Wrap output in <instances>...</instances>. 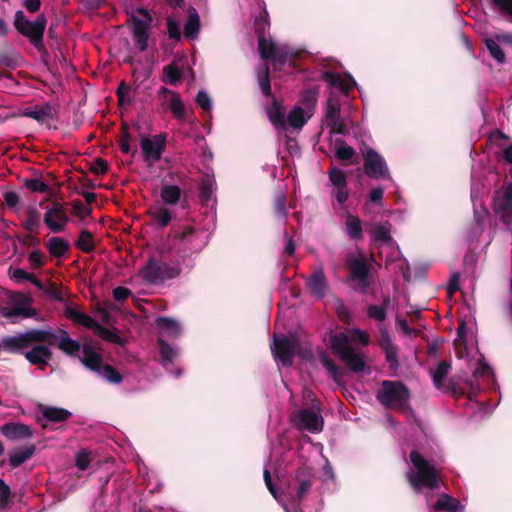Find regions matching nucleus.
I'll return each mask as SVG.
<instances>
[{
	"label": "nucleus",
	"instance_id": "obj_1",
	"mask_svg": "<svg viewBox=\"0 0 512 512\" xmlns=\"http://www.w3.org/2000/svg\"><path fill=\"white\" fill-rule=\"evenodd\" d=\"M57 334L52 329H31L16 336H6L2 339V349L11 354H23L32 343L54 345Z\"/></svg>",
	"mask_w": 512,
	"mask_h": 512
},
{
	"label": "nucleus",
	"instance_id": "obj_2",
	"mask_svg": "<svg viewBox=\"0 0 512 512\" xmlns=\"http://www.w3.org/2000/svg\"><path fill=\"white\" fill-rule=\"evenodd\" d=\"M411 463L416 469V473H408L407 479L414 489L423 487L435 490L438 488L439 475L435 466L430 464L419 451L412 450L409 454Z\"/></svg>",
	"mask_w": 512,
	"mask_h": 512
},
{
	"label": "nucleus",
	"instance_id": "obj_3",
	"mask_svg": "<svg viewBox=\"0 0 512 512\" xmlns=\"http://www.w3.org/2000/svg\"><path fill=\"white\" fill-rule=\"evenodd\" d=\"M376 398L384 407L404 412L409 408L410 392L400 381L384 380Z\"/></svg>",
	"mask_w": 512,
	"mask_h": 512
},
{
	"label": "nucleus",
	"instance_id": "obj_4",
	"mask_svg": "<svg viewBox=\"0 0 512 512\" xmlns=\"http://www.w3.org/2000/svg\"><path fill=\"white\" fill-rule=\"evenodd\" d=\"M330 346L332 352L340 358L350 371L359 373L365 370L366 363L363 356L355 352L345 333L332 334L330 336Z\"/></svg>",
	"mask_w": 512,
	"mask_h": 512
},
{
	"label": "nucleus",
	"instance_id": "obj_5",
	"mask_svg": "<svg viewBox=\"0 0 512 512\" xmlns=\"http://www.w3.org/2000/svg\"><path fill=\"white\" fill-rule=\"evenodd\" d=\"M47 25V18L44 14L39 15L36 20L30 21L25 17L22 10H18L14 17V27L18 33L28 38L30 43L38 50L44 49L43 37Z\"/></svg>",
	"mask_w": 512,
	"mask_h": 512
},
{
	"label": "nucleus",
	"instance_id": "obj_6",
	"mask_svg": "<svg viewBox=\"0 0 512 512\" xmlns=\"http://www.w3.org/2000/svg\"><path fill=\"white\" fill-rule=\"evenodd\" d=\"M181 273L179 265L170 266L168 263L150 257L141 267L139 274L149 284H160L166 280L177 278Z\"/></svg>",
	"mask_w": 512,
	"mask_h": 512
},
{
	"label": "nucleus",
	"instance_id": "obj_7",
	"mask_svg": "<svg viewBox=\"0 0 512 512\" xmlns=\"http://www.w3.org/2000/svg\"><path fill=\"white\" fill-rule=\"evenodd\" d=\"M33 298L22 292H12L9 295L10 308L2 309V316L8 319L32 318L37 315L35 308L31 307Z\"/></svg>",
	"mask_w": 512,
	"mask_h": 512
},
{
	"label": "nucleus",
	"instance_id": "obj_8",
	"mask_svg": "<svg viewBox=\"0 0 512 512\" xmlns=\"http://www.w3.org/2000/svg\"><path fill=\"white\" fill-rule=\"evenodd\" d=\"M364 173L372 179L390 178L389 169L385 159L374 149L366 148L363 151Z\"/></svg>",
	"mask_w": 512,
	"mask_h": 512
},
{
	"label": "nucleus",
	"instance_id": "obj_9",
	"mask_svg": "<svg viewBox=\"0 0 512 512\" xmlns=\"http://www.w3.org/2000/svg\"><path fill=\"white\" fill-rule=\"evenodd\" d=\"M349 270L348 280L356 282V287L359 292L366 293L370 288L371 281L369 279L370 265L363 257L353 258L347 262Z\"/></svg>",
	"mask_w": 512,
	"mask_h": 512
},
{
	"label": "nucleus",
	"instance_id": "obj_10",
	"mask_svg": "<svg viewBox=\"0 0 512 512\" xmlns=\"http://www.w3.org/2000/svg\"><path fill=\"white\" fill-rule=\"evenodd\" d=\"M298 342L295 338H288L285 335H274L271 351L284 367H290L293 364V357Z\"/></svg>",
	"mask_w": 512,
	"mask_h": 512
},
{
	"label": "nucleus",
	"instance_id": "obj_11",
	"mask_svg": "<svg viewBox=\"0 0 512 512\" xmlns=\"http://www.w3.org/2000/svg\"><path fill=\"white\" fill-rule=\"evenodd\" d=\"M143 160L147 164L158 162L166 149V135L157 134L153 137H142L140 139Z\"/></svg>",
	"mask_w": 512,
	"mask_h": 512
},
{
	"label": "nucleus",
	"instance_id": "obj_12",
	"mask_svg": "<svg viewBox=\"0 0 512 512\" xmlns=\"http://www.w3.org/2000/svg\"><path fill=\"white\" fill-rule=\"evenodd\" d=\"M493 210L496 216L506 226L512 223V183L506 185L501 192H498L493 201Z\"/></svg>",
	"mask_w": 512,
	"mask_h": 512
},
{
	"label": "nucleus",
	"instance_id": "obj_13",
	"mask_svg": "<svg viewBox=\"0 0 512 512\" xmlns=\"http://www.w3.org/2000/svg\"><path fill=\"white\" fill-rule=\"evenodd\" d=\"M153 19H141L132 13L127 20V25L131 26V33L138 49L144 52L148 48L150 29Z\"/></svg>",
	"mask_w": 512,
	"mask_h": 512
},
{
	"label": "nucleus",
	"instance_id": "obj_14",
	"mask_svg": "<svg viewBox=\"0 0 512 512\" xmlns=\"http://www.w3.org/2000/svg\"><path fill=\"white\" fill-rule=\"evenodd\" d=\"M315 479L312 467L303 464L296 469L294 481L296 482L295 500L297 502H301L310 493Z\"/></svg>",
	"mask_w": 512,
	"mask_h": 512
},
{
	"label": "nucleus",
	"instance_id": "obj_15",
	"mask_svg": "<svg viewBox=\"0 0 512 512\" xmlns=\"http://www.w3.org/2000/svg\"><path fill=\"white\" fill-rule=\"evenodd\" d=\"M43 221L51 232L59 233L64 231L69 222V217L63 204L54 202L45 212Z\"/></svg>",
	"mask_w": 512,
	"mask_h": 512
},
{
	"label": "nucleus",
	"instance_id": "obj_16",
	"mask_svg": "<svg viewBox=\"0 0 512 512\" xmlns=\"http://www.w3.org/2000/svg\"><path fill=\"white\" fill-rule=\"evenodd\" d=\"M326 126L330 129L331 134H342L348 133V129L345 126L340 113V104L337 99L329 97L326 105L325 113Z\"/></svg>",
	"mask_w": 512,
	"mask_h": 512
},
{
	"label": "nucleus",
	"instance_id": "obj_17",
	"mask_svg": "<svg viewBox=\"0 0 512 512\" xmlns=\"http://www.w3.org/2000/svg\"><path fill=\"white\" fill-rule=\"evenodd\" d=\"M49 346L45 343H36L24 353V357L31 365H36L39 369L44 370L53 357Z\"/></svg>",
	"mask_w": 512,
	"mask_h": 512
},
{
	"label": "nucleus",
	"instance_id": "obj_18",
	"mask_svg": "<svg viewBox=\"0 0 512 512\" xmlns=\"http://www.w3.org/2000/svg\"><path fill=\"white\" fill-rule=\"evenodd\" d=\"M378 343L385 353V359L389 363V367L396 370L399 367L398 347L393 343L386 328H380V338Z\"/></svg>",
	"mask_w": 512,
	"mask_h": 512
},
{
	"label": "nucleus",
	"instance_id": "obj_19",
	"mask_svg": "<svg viewBox=\"0 0 512 512\" xmlns=\"http://www.w3.org/2000/svg\"><path fill=\"white\" fill-rule=\"evenodd\" d=\"M160 95L169 96L170 99H165L163 105H167V107L171 110L174 117L180 120H184L187 118L186 108L181 100V97L178 93L169 90L166 87H161L159 91Z\"/></svg>",
	"mask_w": 512,
	"mask_h": 512
},
{
	"label": "nucleus",
	"instance_id": "obj_20",
	"mask_svg": "<svg viewBox=\"0 0 512 512\" xmlns=\"http://www.w3.org/2000/svg\"><path fill=\"white\" fill-rule=\"evenodd\" d=\"M0 431L9 440H25L32 437L31 428L18 422L5 423L0 427Z\"/></svg>",
	"mask_w": 512,
	"mask_h": 512
},
{
	"label": "nucleus",
	"instance_id": "obj_21",
	"mask_svg": "<svg viewBox=\"0 0 512 512\" xmlns=\"http://www.w3.org/2000/svg\"><path fill=\"white\" fill-rule=\"evenodd\" d=\"M298 423L301 428L315 433L322 429L323 419L313 410L302 409L298 413Z\"/></svg>",
	"mask_w": 512,
	"mask_h": 512
},
{
	"label": "nucleus",
	"instance_id": "obj_22",
	"mask_svg": "<svg viewBox=\"0 0 512 512\" xmlns=\"http://www.w3.org/2000/svg\"><path fill=\"white\" fill-rule=\"evenodd\" d=\"M160 196L166 205H176L181 202V207L185 208L188 203L186 197L182 199V190L178 185L163 184L161 186Z\"/></svg>",
	"mask_w": 512,
	"mask_h": 512
},
{
	"label": "nucleus",
	"instance_id": "obj_23",
	"mask_svg": "<svg viewBox=\"0 0 512 512\" xmlns=\"http://www.w3.org/2000/svg\"><path fill=\"white\" fill-rule=\"evenodd\" d=\"M82 353V364L93 372L101 373V369L104 366L101 354L95 352L90 344H84L82 346Z\"/></svg>",
	"mask_w": 512,
	"mask_h": 512
},
{
	"label": "nucleus",
	"instance_id": "obj_24",
	"mask_svg": "<svg viewBox=\"0 0 512 512\" xmlns=\"http://www.w3.org/2000/svg\"><path fill=\"white\" fill-rule=\"evenodd\" d=\"M321 79L331 87L339 88L344 93H348L356 84L351 76L345 79L340 74L331 71H324L321 75Z\"/></svg>",
	"mask_w": 512,
	"mask_h": 512
},
{
	"label": "nucleus",
	"instance_id": "obj_25",
	"mask_svg": "<svg viewBox=\"0 0 512 512\" xmlns=\"http://www.w3.org/2000/svg\"><path fill=\"white\" fill-rule=\"evenodd\" d=\"M265 112L275 128L286 129L285 108L277 99L273 98L272 104L265 108Z\"/></svg>",
	"mask_w": 512,
	"mask_h": 512
},
{
	"label": "nucleus",
	"instance_id": "obj_26",
	"mask_svg": "<svg viewBox=\"0 0 512 512\" xmlns=\"http://www.w3.org/2000/svg\"><path fill=\"white\" fill-rule=\"evenodd\" d=\"M23 115L36 120L39 123H44L46 119H53L55 116V109L49 103L44 105H36L34 107L26 108Z\"/></svg>",
	"mask_w": 512,
	"mask_h": 512
},
{
	"label": "nucleus",
	"instance_id": "obj_27",
	"mask_svg": "<svg viewBox=\"0 0 512 512\" xmlns=\"http://www.w3.org/2000/svg\"><path fill=\"white\" fill-rule=\"evenodd\" d=\"M310 292L318 298H323L327 289V280L322 269L312 273L307 280Z\"/></svg>",
	"mask_w": 512,
	"mask_h": 512
},
{
	"label": "nucleus",
	"instance_id": "obj_28",
	"mask_svg": "<svg viewBox=\"0 0 512 512\" xmlns=\"http://www.w3.org/2000/svg\"><path fill=\"white\" fill-rule=\"evenodd\" d=\"M36 446L34 444H30L24 447L15 448L10 452L9 455V464L12 468H17L21 466L24 462L32 458L35 454Z\"/></svg>",
	"mask_w": 512,
	"mask_h": 512
},
{
	"label": "nucleus",
	"instance_id": "obj_29",
	"mask_svg": "<svg viewBox=\"0 0 512 512\" xmlns=\"http://www.w3.org/2000/svg\"><path fill=\"white\" fill-rule=\"evenodd\" d=\"M60 336L57 335V340L54 345H57L60 350L69 356H77L81 349L78 341L69 337L66 330H60Z\"/></svg>",
	"mask_w": 512,
	"mask_h": 512
},
{
	"label": "nucleus",
	"instance_id": "obj_30",
	"mask_svg": "<svg viewBox=\"0 0 512 512\" xmlns=\"http://www.w3.org/2000/svg\"><path fill=\"white\" fill-rule=\"evenodd\" d=\"M65 316L68 319H70L72 322L82 325V326L92 329V330L95 328V326L98 323L94 318H92L88 314H86L82 311H79L72 306H66Z\"/></svg>",
	"mask_w": 512,
	"mask_h": 512
},
{
	"label": "nucleus",
	"instance_id": "obj_31",
	"mask_svg": "<svg viewBox=\"0 0 512 512\" xmlns=\"http://www.w3.org/2000/svg\"><path fill=\"white\" fill-rule=\"evenodd\" d=\"M25 215V220L21 223L22 228L31 234H37L41 226V213L36 207L29 206Z\"/></svg>",
	"mask_w": 512,
	"mask_h": 512
},
{
	"label": "nucleus",
	"instance_id": "obj_32",
	"mask_svg": "<svg viewBox=\"0 0 512 512\" xmlns=\"http://www.w3.org/2000/svg\"><path fill=\"white\" fill-rule=\"evenodd\" d=\"M45 246L50 255L55 258H62L70 250L69 242L57 236L51 237Z\"/></svg>",
	"mask_w": 512,
	"mask_h": 512
},
{
	"label": "nucleus",
	"instance_id": "obj_33",
	"mask_svg": "<svg viewBox=\"0 0 512 512\" xmlns=\"http://www.w3.org/2000/svg\"><path fill=\"white\" fill-rule=\"evenodd\" d=\"M188 12V19L184 24V36L189 39H195L200 31V17L197 10L193 7H190Z\"/></svg>",
	"mask_w": 512,
	"mask_h": 512
},
{
	"label": "nucleus",
	"instance_id": "obj_34",
	"mask_svg": "<svg viewBox=\"0 0 512 512\" xmlns=\"http://www.w3.org/2000/svg\"><path fill=\"white\" fill-rule=\"evenodd\" d=\"M254 25L258 42L262 47L264 44V39L266 38V35L269 33L270 29L269 14L266 9H263L262 13L255 18Z\"/></svg>",
	"mask_w": 512,
	"mask_h": 512
},
{
	"label": "nucleus",
	"instance_id": "obj_35",
	"mask_svg": "<svg viewBox=\"0 0 512 512\" xmlns=\"http://www.w3.org/2000/svg\"><path fill=\"white\" fill-rule=\"evenodd\" d=\"M319 360L322 363L323 367L327 370L328 375L335 382L339 383L342 377L344 376V372L340 369V367L329 357L327 352L323 351L319 354Z\"/></svg>",
	"mask_w": 512,
	"mask_h": 512
},
{
	"label": "nucleus",
	"instance_id": "obj_36",
	"mask_svg": "<svg viewBox=\"0 0 512 512\" xmlns=\"http://www.w3.org/2000/svg\"><path fill=\"white\" fill-rule=\"evenodd\" d=\"M434 508L439 511L457 512L462 510L463 506L458 499L443 493L439 496Z\"/></svg>",
	"mask_w": 512,
	"mask_h": 512
},
{
	"label": "nucleus",
	"instance_id": "obj_37",
	"mask_svg": "<svg viewBox=\"0 0 512 512\" xmlns=\"http://www.w3.org/2000/svg\"><path fill=\"white\" fill-rule=\"evenodd\" d=\"M43 417L53 423L64 422L72 416V413L64 408L46 407L42 410Z\"/></svg>",
	"mask_w": 512,
	"mask_h": 512
},
{
	"label": "nucleus",
	"instance_id": "obj_38",
	"mask_svg": "<svg viewBox=\"0 0 512 512\" xmlns=\"http://www.w3.org/2000/svg\"><path fill=\"white\" fill-rule=\"evenodd\" d=\"M345 226H346L347 234L351 239H353L355 241H359V240L363 239V230H362L361 220L357 216L349 214L347 216Z\"/></svg>",
	"mask_w": 512,
	"mask_h": 512
},
{
	"label": "nucleus",
	"instance_id": "obj_39",
	"mask_svg": "<svg viewBox=\"0 0 512 512\" xmlns=\"http://www.w3.org/2000/svg\"><path fill=\"white\" fill-rule=\"evenodd\" d=\"M257 81L261 92L266 97L272 96L269 66L264 64L257 71Z\"/></svg>",
	"mask_w": 512,
	"mask_h": 512
},
{
	"label": "nucleus",
	"instance_id": "obj_40",
	"mask_svg": "<svg viewBox=\"0 0 512 512\" xmlns=\"http://www.w3.org/2000/svg\"><path fill=\"white\" fill-rule=\"evenodd\" d=\"M318 96H319V87L318 86L307 88L302 92L299 101H300V104L306 109L307 113L309 111H312L315 108V106L317 104Z\"/></svg>",
	"mask_w": 512,
	"mask_h": 512
},
{
	"label": "nucleus",
	"instance_id": "obj_41",
	"mask_svg": "<svg viewBox=\"0 0 512 512\" xmlns=\"http://www.w3.org/2000/svg\"><path fill=\"white\" fill-rule=\"evenodd\" d=\"M450 369H451V362L444 360L438 364L436 369L430 370L434 386L437 389L442 388L444 379L447 377Z\"/></svg>",
	"mask_w": 512,
	"mask_h": 512
},
{
	"label": "nucleus",
	"instance_id": "obj_42",
	"mask_svg": "<svg viewBox=\"0 0 512 512\" xmlns=\"http://www.w3.org/2000/svg\"><path fill=\"white\" fill-rule=\"evenodd\" d=\"M152 221L160 229L167 227L172 220V212L166 207H160L157 210L149 211Z\"/></svg>",
	"mask_w": 512,
	"mask_h": 512
},
{
	"label": "nucleus",
	"instance_id": "obj_43",
	"mask_svg": "<svg viewBox=\"0 0 512 512\" xmlns=\"http://www.w3.org/2000/svg\"><path fill=\"white\" fill-rule=\"evenodd\" d=\"M484 42L490 56L495 59L498 64H504L506 62V56L496 38H486Z\"/></svg>",
	"mask_w": 512,
	"mask_h": 512
},
{
	"label": "nucleus",
	"instance_id": "obj_44",
	"mask_svg": "<svg viewBox=\"0 0 512 512\" xmlns=\"http://www.w3.org/2000/svg\"><path fill=\"white\" fill-rule=\"evenodd\" d=\"M75 246L84 253H91L94 251L95 244L92 233L88 230H81Z\"/></svg>",
	"mask_w": 512,
	"mask_h": 512
},
{
	"label": "nucleus",
	"instance_id": "obj_45",
	"mask_svg": "<svg viewBox=\"0 0 512 512\" xmlns=\"http://www.w3.org/2000/svg\"><path fill=\"white\" fill-rule=\"evenodd\" d=\"M158 345L162 365L171 364L177 356L176 350L161 338L158 339Z\"/></svg>",
	"mask_w": 512,
	"mask_h": 512
},
{
	"label": "nucleus",
	"instance_id": "obj_46",
	"mask_svg": "<svg viewBox=\"0 0 512 512\" xmlns=\"http://www.w3.org/2000/svg\"><path fill=\"white\" fill-rule=\"evenodd\" d=\"M215 182L211 178H203L200 182L199 199L202 205H208L213 196Z\"/></svg>",
	"mask_w": 512,
	"mask_h": 512
},
{
	"label": "nucleus",
	"instance_id": "obj_47",
	"mask_svg": "<svg viewBox=\"0 0 512 512\" xmlns=\"http://www.w3.org/2000/svg\"><path fill=\"white\" fill-rule=\"evenodd\" d=\"M306 121L307 120L304 117V110L301 106L293 107L287 116L288 124L296 129L302 128Z\"/></svg>",
	"mask_w": 512,
	"mask_h": 512
},
{
	"label": "nucleus",
	"instance_id": "obj_48",
	"mask_svg": "<svg viewBox=\"0 0 512 512\" xmlns=\"http://www.w3.org/2000/svg\"><path fill=\"white\" fill-rule=\"evenodd\" d=\"M93 331L97 336H99L100 338H102L103 340H105L109 343L119 344V345L122 344V339L116 331H112V330L100 325L99 323H97V325L95 326Z\"/></svg>",
	"mask_w": 512,
	"mask_h": 512
},
{
	"label": "nucleus",
	"instance_id": "obj_49",
	"mask_svg": "<svg viewBox=\"0 0 512 512\" xmlns=\"http://www.w3.org/2000/svg\"><path fill=\"white\" fill-rule=\"evenodd\" d=\"M390 303V297L387 296L384 299V305L378 306V305H369L367 308V315L369 318L377 320L379 322H383L386 319V307Z\"/></svg>",
	"mask_w": 512,
	"mask_h": 512
},
{
	"label": "nucleus",
	"instance_id": "obj_50",
	"mask_svg": "<svg viewBox=\"0 0 512 512\" xmlns=\"http://www.w3.org/2000/svg\"><path fill=\"white\" fill-rule=\"evenodd\" d=\"M373 240L381 243H389L392 241V237L390 234V224H375L372 231Z\"/></svg>",
	"mask_w": 512,
	"mask_h": 512
},
{
	"label": "nucleus",
	"instance_id": "obj_51",
	"mask_svg": "<svg viewBox=\"0 0 512 512\" xmlns=\"http://www.w3.org/2000/svg\"><path fill=\"white\" fill-rule=\"evenodd\" d=\"M273 212L275 216L280 219H286L287 217L286 196L282 192H278L274 195Z\"/></svg>",
	"mask_w": 512,
	"mask_h": 512
},
{
	"label": "nucleus",
	"instance_id": "obj_52",
	"mask_svg": "<svg viewBox=\"0 0 512 512\" xmlns=\"http://www.w3.org/2000/svg\"><path fill=\"white\" fill-rule=\"evenodd\" d=\"M11 278L17 282L27 280L35 285L37 288L41 287V280H39L34 274L25 271L22 268H16L13 270Z\"/></svg>",
	"mask_w": 512,
	"mask_h": 512
},
{
	"label": "nucleus",
	"instance_id": "obj_53",
	"mask_svg": "<svg viewBox=\"0 0 512 512\" xmlns=\"http://www.w3.org/2000/svg\"><path fill=\"white\" fill-rule=\"evenodd\" d=\"M156 325L160 330L174 335L178 334L180 330L179 325L175 320L164 316L156 319Z\"/></svg>",
	"mask_w": 512,
	"mask_h": 512
},
{
	"label": "nucleus",
	"instance_id": "obj_54",
	"mask_svg": "<svg viewBox=\"0 0 512 512\" xmlns=\"http://www.w3.org/2000/svg\"><path fill=\"white\" fill-rule=\"evenodd\" d=\"M22 183L26 189L33 193H46L50 190L48 184L38 180L37 178H25Z\"/></svg>",
	"mask_w": 512,
	"mask_h": 512
},
{
	"label": "nucleus",
	"instance_id": "obj_55",
	"mask_svg": "<svg viewBox=\"0 0 512 512\" xmlns=\"http://www.w3.org/2000/svg\"><path fill=\"white\" fill-rule=\"evenodd\" d=\"M356 154V151L353 147L347 145L343 140H339L337 142V147L335 151L336 157L341 161H348L353 158Z\"/></svg>",
	"mask_w": 512,
	"mask_h": 512
},
{
	"label": "nucleus",
	"instance_id": "obj_56",
	"mask_svg": "<svg viewBox=\"0 0 512 512\" xmlns=\"http://www.w3.org/2000/svg\"><path fill=\"white\" fill-rule=\"evenodd\" d=\"M103 378H105L108 382L113 384H119L122 382V375L117 371L116 368L111 366L110 364H104L101 369V373H98Z\"/></svg>",
	"mask_w": 512,
	"mask_h": 512
},
{
	"label": "nucleus",
	"instance_id": "obj_57",
	"mask_svg": "<svg viewBox=\"0 0 512 512\" xmlns=\"http://www.w3.org/2000/svg\"><path fill=\"white\" fill-rule=\"evenodd\" d=\"M328 175L332 185L335 186L336 188L347 186L346 175L341 169L337 167H332L328 171Z\"/></svg>",
	"mask_w": 512,
	"mask_h": 512
},
{
	"label": "nucleus",
	"instance_id": "obj_58",
	"mask_svg": "<svg viewBox=\"0 0 512 512\" xmlns=\"http://www.w3.org/2000/svg\"><path fill=\"white\" fill-rule=\"evenodd\" d=\"M41 287L39 289L51 299L59 302L63 300L62 292L55 282L49 281L47 284L41 282Z\"/></svg>",
	"mask_w": 512,
	"mask_h": 512
},
{
	"label": "nucleus",
	"instance_id": "obj_59",
	"mask_svg": "<svg viewBox=\"0 0 512 512\" xmlns=\"http://www.w3.org/2000/svg\"><path fill=\"white\" fill-rule=\"evenodd\" d=\"M163 73L168 79L170 85H176L182 79V71L174 64L166 65L163 68Z\"/></svg>",
	"mask_w": 512,
	"mask_h": 512
},
{
	"label": "nucleus",
	"instance_id": "obj_60",
	"mask_svg": "<svg viewBox=\"0 0 512 512\" xmlns=\"http://www.w3.org/2000/svg\"><path fill=\"white\" fill-rule=\"evenodd\" d=\"M131 88L126 84L125 81H122L117 88V97L119 105L131 104L132 99L130 97Z\"/></svg>",
	"mask_w": 512,
	"mask_h": 512
},
{
	"label": "nucleus",
	"instance_id": "obj_61",
	"mask_svg": "<svg viewBox=\"0 0 512 512\" xmlns=\"http://www.w3.org/2000/svg\"><path fill=\"white\" fill-rule=\"evenodd\" d=\"M70 204L72 206L73 213L80 219H85L92 213V208L84 205L79 199L71 201Z\"/></svg>",
	"mask_w": 512,
	"mask_h": 512
},
{
	"label": "nucleus",
	"instance_id": "obj_62",
	"mask_svg": "<svg viewBox=\"0 0 512 512\" xmlns=\"http://www.w3.org/2000/svg\"><path fill=\"white\" fill-rule=\"evenodd\" d=\"M28 262L34 269L42 268L45 263V255L41 250H33L28 255Z\"/></svg>",
	"mask_w": 512,
	"mask_h": 512
},
{
	"label": "nucleus",
	"instance_id": "obj_63",
	"mask_svg": "<svg viewBox=\"0 0 512 512\" xmlns=\"http://www.w3.org/2000/svg\"><path fill=\"white\" fill-rule=\"evenodd\" d=\"M171 232L175 239L184 242L189 240V238L195 234V229L193 226L188 225L183 227L181 230L173 228Z\"/></svg>",
	"mask_w": 512,
	"mask_h": 512
},
{
	"label": "nucleus",
	"instance_id": "obj_64",
	"mask_svg": "<svg viewBox=\"0 0 512 512\" xmlns=\"http://www.w3.org/2000/svg\"><path fill=\"white\" fill-rule=\"evenodd\" d=\"M167 32L169 35V38L180 41L181 39V31H180V25L171 17L167 18Z\"/></svg>",
	"mask_w": 512,
	"mask_h": 512
}]
</instances>
